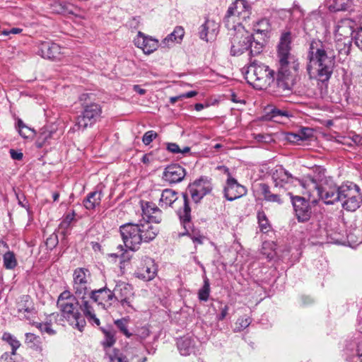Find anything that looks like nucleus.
Returning <instances> with one entry per match:
<instances>
[{
    "label": "nucleus",
    "instance_id": "f257e3e1",
    "mask_svg": "<svg viewBox=\"0 0 362 362\" xmlns=\"http://www.w3.org/2000/svg\"><path fill=\"white\" fill-rule=\"evenodd\" d=\"M313 39L309 44L307 52L306 70L310 78H315L322 83H327L336 64V49L340 54L348 55L350 52H340L345 48L342 42Z\"/></svg>",
    "mask_w": 362,
    "mask_h": 362
},
{
    "label": "nucleus",
    "instance_id": "f03ea898",
    "mask_svg": "<svg viewBox=\"0 0 362 362\" xmlns=\"http://www.w3.org/2000/svg\"><path fill=\"white\" fill-rule=\"evenodd\" d=\"M309 190L316 192L319 199L327 205L341 202L347 211H356L362 204L361 188L354 182L338 186L332 180L324 178L317 181L311 178L308 184Z\"/></svg>",
    "mask_w": 362,
    "mask_h": 362
},
{
    "label": "nucleus",
    "instance_id": "7ed1b4c3",
    "mask_svg": "<svg viewBox=\"0 0 362 362\" xmlns=\"http://www.w3.org/2000/svg\"><path fill=\"white\" fill-rule=\"evenodd\" d=\"M291 42L292 35L291 31H284L281 35L277 46L279 68L275 78L277 91L283 95H287L290 93L293 85V79L288 69V65L292 59L291 54Z\"/></svg>",
    "mask_w": 362,
    "mask_h": 362
},
{
    "label": "nucleus",
    "instance_id": "20e7f679",
    "mask_svg": "<svg viewBox=\"0 0 362 362\" xmlns=\"http://www.w3.org/2000/svg\"><path fill=\"white\" fill-rule=\"evenodd\" d=\"M228 30H230V55L240 56L245 51H249V56L252 58L262 52L265 45L264 38L255 37L245 29L240 22Z\"/></svg>",
    "mask_w": 362,
    "mask_h": 362
},
{
    "label": "nucleus",
    "instance_id": "39448f33",
    "mask_svg": "<svg viewBox=\"0 0 362 362\" xmlns=\"http://www.w3.org/2000/svg\"><path fill=\"white\" fill-rule=\"evenodd\" d=\"M119 232L126 248L136 251L142 243H148L153 240L159 233V229L149 223L139 221L137 223L122 225Z\"/></svg>",
    "mask_w": 362,
    "mask_h": 362
},
{
    "label": "nucleus",
    "instance_id": "423d86ee",
    "mask_svg": "<svg viewBox=\"0 0 362 362\" xmlns=\"http://www.w3.org/2000/svg\"><path fill=\"white\" fill-rule=\"evenodd\" d=\"M90 273L88 269L78 267L73 272V289L78 299L81 300L80 309L83 313L88 321L99 326L100 320L96 317L92 305L87 300L90 292Z\"/></svg>",
    "mask_w": 362,
    "mask_h": 362
},
{
    "label": "nucleus",
    "instance_id": "0eeeda50",
    "mask_svg": "<svg viewBox=\"0 0 362 362\" xmlns=\"http://www.w3.org/2000/svg\"><path fill=\"white\" fill-rule=\"evenodd\" d=\"M252 14V5L247 0H235L228 7L223 22L227 29L236 25L238 22L247 21Z\"/></svg>",
    "mask_w": 362,
    "mask_h": 362
},
{
    "label": "nucleus",
    "instance_id": "6e6552de",
    "mask_svg": "<svg viewBox=\"0 0 362 362\" xmlns=\"http://www.w3.org/2000/svg\"><path fill=\"white\" fill-rule=\"evenodd\" d=\"M247 78H250L255 82H259L256 86L262 88V86H269L275 81V72L257 60L250 59V65L247 68Z\"/></svg>",
    "mask_w": 362,
    "mask_h": 362
},
{
    "label": "nucleus",
    "instance_id": "1a4fd4ad",
    "mask_svg": "<svg viewBox=\"0 0 362 362\" xmlns=\"http://www.w3.org/2000/svg\"><path fill=\"white\" fill-rule=\"evenodd\" d=\"M82 108L81 114L76 118L74 126L72 128L74 132L84 131L88 127L94 125L100 118L102 108L99 104L90 103Z\"/></svg>",
    "mask_w": 362,
    "mask_h": 362
},
{
    "label": "nucleus",
    "instance_id": "9d476101",
    "mask_svg": "<svg viewBox=\"0 0 362 362\" xmlns=\"http://www.w3.org/2000/svg\"><path fill=\"white\" fill-rule=\"evenodd\" d=\"M79 299L74 301H69L68 303L57 306L62 313V315L69 324L74 327L82 332L86 325L85 315H81L78 311V307L81 305L78 302Z\"/></svg>",
    "mask_w": 362,
    "mask_h": 362
},
{
    "label": "nucleus",
    "instance_id": "9b49d317",
    "mask_svg": "<svg viewBox=\"0 0 362 362\" xmlns=\"http://www.w3.org/2000/svg\"><path fill=\"white\" fill-rule=\"evenodd\" d=\"M104 334V339L101 344L105 351L104 359L105 362H128L126 357L123 356L117 349L110 350V348L115 344V331L111 327H101Z\"/></svg>",
    "mask_w": 362,
    "mask_h": 362
},
{
    "label": "nucleus",
    "instance_id": "f8f14e48",
    "mask_svg": "<svg viewBox=\"0 0 362 362\" xmlns=\"http://www.w3.org/2000/svg\"><path fill=\"white\" fill-rule=\"evenodd\" d=\"M354 22L349 19L345 18L337 22L334 29L335 42H342L345 48L341 49L340 52H348L351 50L352 37L354 33Z\"/></svg>",
    "mask_w": 362,
    "mask_h": 362
},
{
    "label": "nucleus",
    "instance_id": "ddd939ff",
    "mask_svg": "<svg viewBox=\"0 0 362 362\" xmlns=\"http://www.w3.org/2000/svg\"><path fill=\"white\" fill-rule=\"evenodd\" d=\"M182 204L183 206L176 211V214L179 217L180 223L185 230L182 233V235H187L191 238L194 243L202 245L203 243L204 236L195 235L194 233H189V231L192 228V223L191 207L189 206V200L188 199L187 194H183Z\"/></svg>",
    "mask_w": 362,
    "mask_h": 362
},
{
    "label": "nucleus",
    "instance_id": "4468645a",
    "mask_svg": "<svg viewBox=\"0 0 362 362\" xmlns=\"http://www.w3.org/2000/svg\"><path fill=\"white\" fill-rule=\"evenodd\" d=\"M213 189L211 179L206 176H202L189 184L187 193L189 194L194 203H199L202 198L209 194Z\"/></svg>",
    "mask_w": 362,
    "mask_h": 362
},
{
    "label": "nucleus",
    "instance_id": "2eb2a0df",
    "mask_svg": "<svg viewBox=\"0 0 362 362\" xmlns=\"http://www.w3.org/2000/svg\"><path fill=\"white\" fill-rule=\"evenodd\" d=\"M228 177L223 188V196L230 202L238 199L247 194V189L244 185L238 182L237 180L230 176L228 168H226Z\"/></svg>",
    "mask_w": 362,
    "mask_h": 362
},
{
    "label": "nucleus",
    "instance_id": "dca6fc26",
    "mask_svg": "<svg viewBox=\"0 0 362 362\" xmlns=\"http://www.w3.org/2000/svg\"><path fill=\"white\" fill-rule=\"evenodd\" d=\"M287 194L290 195L293 209L298 221L305 222L308 221L312 214L309 202L302 197L293 196L291 193H288Z\"/></svg>",
    "mask_w": 362,
    "mask_h": 362
},
{
    "label": "nucleus",
    "instance_id": "f3484780",
    "mask_svg": "<svg viewBox=\"0 0 362 362\" xmlns=\"http://www.w3.org/2000/svg\"><path fill=\"white\" fill-rule=\"evenodd\" d=\"M142 223H160L162 221L161 210L153 202H141Z\"/></svg>",
    "mask_w": 362,
    "mask_h": 362
},
{
    "label": "nucleus",
    "instance_id": "a211bd4d",
    "mask_svg": "<svg viewBox=\"0 0 362 362\" xmlns=\"http://www.w3.org/2000/svg\"><path fill=\"white\" fill-rule=\"evenodd\" d=\"M258 186L264 201L279 204L284 203L283 197L286 194L284 189L279 188L276 186L271 187L266 183H259Z\"/></svg>",
    "mask_w": 362,
    "mask_h": 362
},
{
    "label": "nucleus",
    "instance_id": "6ab92c4d",
    "mask_svg": "<svg viewBox=\"0 0 362 362\" xmlns=\"http://www.w3.org/2000/svg\"><path fill=\"white\" fill-rule=\"evenodd\" d=\"M134 43L136 47L141 49L146 54L153 53L160 47V43L157 39L146 35L141 31L138 32L137 36L134 40Z\"/></svg>",
    "mask_w": 362,
    "mask_h": 362
},
{
    "label": "nucleus",
    "instance_id": "aec40b11",
    "mask_svg": "<svg viewBox=\"0 0 362 362\" xmlns=\"http://www.w3.org/2000/svg\"><path fill=\"white\" fill-rule=\"evenodd\" d=\"M186 175L185 169L179 164L168 165L162 175V180L170 185L177 184L183 180Z\"/></svg>",
    "mask_w": 362,
    "mask_h": 362
},
{
    "label": "nucleus",
    "instance_id": "412c9836",
    "mask_svg": "<svg viewBox=\"0 0 362 362\" xmlns=\"http://www.w3.org/2000/svg\"><path fill=\"white\" fill-rule=\"evenodd\" d=\"M156 267L153 259L146 257L142 259L140 266L135 272L138 279L148 281L152 280L156 274Z\"/></svg>",
    "mask_w": 362,
    "mask_h": 362
},
{
    "label": "nucleus",
    "instance_id": "4be33fe9",
    "mask_svg": "<svg viewBox=\"0 0 362 362\" xmlns=\"http://www.w3.org/2000/svg\"><path fill=\"white\" fill-rule=\"evenodd\" d=\"M271 176L274 183V186L284 189L286 184L293 182L294 177L287 171L282 165H277L271 170Z\"/></svg>",
    "mask_w": 362,
    "mask_h": 362
},
{
    "label": "nucleus",
    "instance_id": "5701e85b",
    "mask_svg": "<svg viewBox=\"0 0 362 362\" xmlns=\"http://www.w3.org/2000/svg\"><path fill=\"white\" fill-rule=\"evenodd\" d=\"M88 297L98 305L109 303L110 305L112 304V301H115L114 298H116L115 293L107 287L90 291Z\"/></svg>",
    "mask_w": 362,
    "mask_h": 362
},
{
    "label": "nucleus",
    "instance_id": "b1692460",
    "mask_svg": "<svg viewBox=\"0 0 362 362\" xmlns=\"http://www.w3.org/2000/svg\"><path fill=\"white\" fill-rule=\"evenodd\" d=\"M219 25L214 21L206 20L199 28V36L200 39L209 42L214 40L218 32Z\"/></svg>",
    "mask_w": 362,
    "mask_h": 362
},
{
    "label": "nucleus",
    "instance_id": "393cba45",
    "mask_svg": "<svg viewBox=\"0 0 362 362\" xmlns=\"http://www.w3.org/2000/svg\"><path fill=\"white\" fill-rule=\"evenodd\" d=\"M38 54L42 58L54 60L61 54V47L54 42H43L40 45Z\"/></svg>",
    "mask_w": 362,
    "mask_h": 362
},
{
    "label": "nucleus",
    "instance_id": "a878e982",
    "mask_svg": "<svg viewBox=\"0 0 362 362\" xmlns=\"http://www.w3.org/2000/svg\"><path fill=\"white\" fill-rule=\"evenodd\" d=\"M17 310L18 314H23L25 319H30L35 315V308L31 298L28 295H23L17 303Z\"/></svg>",
    "mask_w": 362,
    "mask_h": 362
},
{
    "label": "nucleus",
    "instance_id": "bb28decb",
    "mask_svg": "<svg viewBox=\"0 0 362 362\" xmlns=\"http://www.w3.org/2000/svg\"><path fill=\"white\" fill-rule=\"evenodd\" d=\"M183 194H187L188 196L187 192L182 193ZM189 199V197H187ZM183 197L181 199H178L177 197V193L171 189H165L162 192L161 197L160 199V206L162 208H167L168 206H173V204L175 203H179L182 204V206L179 208H182L183 206L182 204Z\"/></svg>",
    "mask_w": 362,
    "mask_h": 362
},
{
    "label": "nucleus",
    "instance_id": "cd10ccee",
    "mask_svg": "<svg viewBox=\"0 0 362 362\" xmlns=\"http://www.w3.org/2000/svg\"><path fill=\"white\" fill-rule=\"evenodd\" d=\"M184 34V29L181 26H176L174 30L162 40L160 47L170 48L175 42L179 43L182 40Z\"/></svg>",
    "mask_w": 362,
    "mask_h": 362
},
{
    "label": "nucleus",
    "instance_id": "c85d7f7f",
    "mask_svg": "<svg viewBox=\"0 0 362 362\" xmlns=\"http://www.w3.org/2000/svg\"><path fill=\"white\" fill-rule=\"evenodd\" d=\"M177 349L182 356H189L195 354V341L191 337H182L177 340Z\"/></svg>",
    "mask_w": 362,
    "mask_h": 362
},
{
    "label": "nucleus",
    "instance_id": "c756f323",
    "mask_svg": "<svg viewBox=\"0 0 362 362\" xmlns=\"http://www.w3.org/2000/svg\"><path fill=\"white\" fill-rule=\"evenodd\" d=\"M270 30V23L269 20L262 18L257 21L253 25V31L255 35H260V36H255V37H262L265 42L266 39L269 37L268 33Z\"/></svg>",
    "mask_w": 362,
    "mask_h": 362
},
{
    "label": "nucleus",
    "instance_id": "7c9ffc66",
    "mask_svg": "<svg viewBox=\"0 0 362 362\" xmlns=\"http://www.w3.org/2000/svg\"><path fill=\"white\" fill-rule=\"evenodd\" d=\"M103 194L101 192L94 191L91 192L84 199L83 204L86 209H94L96 206H99L101 202Z\"/></svg>",
    "mask_w": 362,
    "mask_h": 362
},
{
    "label": "nucleus",
    "instance_id": "2f4dec72",
    "mask_svg": "<svg viewBox=\"0 0 362 362\" xmlns=\"http://www.w3.org/2000/svg\"><path fill=\"white\" fill-rule=\"evenodd\" d=\"M115 294V300H119L122 298H127V297H133V291L132 286L124 282L117 284L113 291Z\"/></svg>",
    "mask_w": 362,
    "mask_h": 362
},
{
    "label": "nucleus",
    "instance_id": "473e14b6",
    "mask_svg": "<svg viewBox=\"0 0 362 362\" xmlns=\"http://www.w3.org/2000/svg\"><path fill=\"white\" fill-rule=\"evenodd\" d=\"M54 11L61 14H75L76 11H78V8L74 4L66 2L60 1L55 2L53 5Z\"/></svg>",
    "mask_w": 362,
    "mask_h": 362
},
{
    "label": "nucleus",
    "instance_id": "72a5a7b5",
    "mask_svg": "<svg viewBox=\"0 0 362 362\" xmlns=\"http://www.w3.org/2000/svg\"><path fill=\"white\" fill-rule=\"evenodd\" d=\"M25 342L28 348L34 351L38 352H41L42 351L41 339L39 336H37L35 334L26 333Z\"/></svg>",
    "mask_w": 362,
    "mask_h": 362
},
{
    "label": "nucleus",
    "instance_id": "f704fd0d",
    "mask_svg": "<svg viewBox=\"0 0 362 362\" xmlns=\"http://www.w3.org/2000/svg\"><path fill=\"white\" fill-rule=\"evenodd\" d=\"M353 5V0H333L329 5V9L332 11H348Z\"/></svg>",
    "mask_w": 362,
    "mask_h": 362
},
{
    "label": "nucleus",
    "instance_id": "c9c22d12",
    "mask_svg": "<svg viewBox=\"0 0 362 362\" xmlns=\"http://www.w3.org/2000/svg\"><path fill=\"white\" fill-rule=\"evenodd\" d=\"M267 114L271 119L278 121L279 119L282 117H288L290 113L285 110H281L274 106H269L266 109Z\"/></svg>",
    "mask_w": 362,
    "mask_h": 362
},
{
    "label": "nucleus",
    "instance_id": "e433bc0d",
    "mask_svg": "<svg viewBox=\"0 0 362 362\" xmlns=\"http://www.w3.org/2000/svg\"><path fill=\"white\" fill-rule=\"evenodd\" d=\"M313 136V129L309 127L301 128L298 134H291L289 139L307 140Z\"/></svg>",
    "mask_w": 362,
    "mask_h": 362
},
{
    "label": "nucleus",
    "instance_id": "4c0bfd02",
    "mask_svg": "<svg viewBox=\"0 0 362 362\" xmlns=\"http://www.w3.org/2000/svg\"><path fill=\"white\" fill-rule=\"evenodd\" d=\"M3 262L6 269H13L17 266L15 254L11 251L6 252L3 256Z\"/></svg>",
    "mask_w": 362,
    "mask_h": 362
},
{
    "label": "nucleus",
    "instance_id": "58836bf2",
    "mask_svg": "<svg viewBox=\"0 0 362 362\" xmlns=\"http://www.w3.org/2000/svg\"><path fill=\"white\" fill-rule=\"evenodd\" d=\"M210 294V283L209 279L205 276L204 285L198 291V298L200 301H207Z\"/></svg>",
    "mask_w": 362,
    "mask_h": 362
},
{
    "label": "nucleus",
    "instance_id": "ea45409f",
    "mask_svg": "<svg viewBox=\"0 0 362 362\" xmlns=\"http://www.w3.org/2000/svg\"><path fill=\"white\" fill-rule=\"evenodd\" d=\"M2 339L6 341L11 346V354L16 355V350L20 347L21 343L17 339L10 333L5 332L3 334Z\"/></svg>",
    "mask_w": 362,
    "mask_h": 362
},
{
    "label": "nucleus",
    "instance_id": "a19ab883",
    "mask_svg": "<svg viewBox=\"0 0 362 362\" xmlns=\"http://www.w3.org/2000/svg\"><path fill=\"white\" fill-rule=\"evenodd\" d=\"M257 220L260 230L263 233L269 231L270 228V224L267 218L265 213L263 211H259L257 212Z\"/></svg>",
    "mask_w": 362,
    "mask_h": 362
},
{
    "label": "nucleus",
    "instance_id": "79ce46f5",
    "mask_svg": "<svg viewBox=\"0 0 362 362\" xmlns=\"http://www.w3.org/2000/svg\"><path fill=\"white\" fill-rule=\"evenodd\" d=\"M76 299H78L76 295L71 293L69 290H65L58 297L57 305V306L62 304L68 303L69 301H74Z\"/></svg>",
    "mask_w": 362,
    "mask_h": 362
},
{
    "label": "nucleus",
    "instance_id": "37998d69",
    "mask_svg": "<svg viewBox=\"0 0 362 362\" xmlns=\"http://www.w3.org/2000/svg\"><path fill=\"white\" fill-rule=\"evenodd\" d=\"M127 322L128 320L125 318L119 319L115 321V325L119 329V331L125 335L127 337L129 338L132 334L129 332L127 329Z\"/></svg>",
    "mask_w": 362,
    "mask_h": 362
},
{
    "label": "nucleus",
    "instance_id": "c03bdc74",
    "mask_svg": "<svg viewBox=\"0 0 362 362\" xmlns=\"http://www.w3.org/2000/svg\"><path fill=\"white\" fill-rule=\"evenodd\" d=\"M34 325L40 329L42 333H47L49 335L55 334V331L52 329L50 323L35 322Z\"/></svg>",
    "mask_w": 362,
    "mask_h": 362
},
{
    "label": "nucleus",
    "instance_id": "a18cd8bd",
    "mask_svg": "<svg viewBox=\"0 0 362 362\" xmlns=\"http://www.w3.org/2000/svg\"><path fill=\"white\" fill-rule=\"evenodd\" d=\"M95 95L93 93H84L80 95L78 98V100L82 106L84 107L85 105L90 104V103H93V100L94 99Z\"/></svg>",
    "mask_w": 362,
    "mask_h": 362
},
{
    "label": "nucleus",
    "instance_id": "49530a36",
    "mask_svg": "<svg viewBox=\"0 0 362 362\" xmlns=\"http://www.w3.org/2000/svg\"><path fill=\"white\" fill-rule=\"evenodd\" d=\"M158 136V134L153 131V130H149L148 132H146L143 137H142V141L143 143L146 145V146H148L153 141V139H155L156 137Z\"/></svg>",
    "mask_w": 362,
    "mask_h": 362
},
{
    "label": "nucleus",
    "instance_id": "de8ad7c7",
    "mask_svg": "<svg viewBox=\"0 0 362 362\" xmlns=\"http://www.w3.org/2000/svg\"><path fill=\"white\" fill-rule=\"evenodd\" d=\"M253 138L259 143H270L272 141V136L268 134H254Z\"/></svg>",
    "mask_w": 362,
    "mask_h": 362
},
{
    "label": "nucleus",
    "instance_id": "09e8293b",
    "mask_svg": "<svg viewBox=\"0 0 362 362\" xmlns=\"http://www.w3.org/2000/svg\"><path fill=\"white\" fill-rule=\"evenodd\" d=\"M18 133L22 137L28 139L32 138L35 135V132L33 129L25 125L23 129H18Z\"/></svg>",
    "mask_w": 362,
    "mask_h": 362
},
{
    "label": "nucleus",
    "instance_id": "8fccbe9b",
    "mask_svg": "<svg viewBox=\"0 0 362 362\" xmlns=\"http://www.w3.org/2000/svg\"><path fill=\"white\" fill-rule=\"evenodd\" d=\"M251 323V319L249 317H241L238 318L236 325H238L239 329L247 328Z\"/></svg>",
    "mask_w": 362,
    "mask_h": 362
},
{
    "label": "nucleus",
    "instance_id": "3c124183",
    "mask_svg": "<svg viewBox=\"0 0 362 362\" xmlns=\"http://www.w3.org/2000/svg\"><path fill=\"white\" fill-rule=\"evenodd\" d=\"M74 216H75L74 212H73L72 214H66L64 219L61 222L60 227L62 228H64V229L68 228L69 227L71 223L74 220Z\"/></svg>",
    "mask_w": 362,
    "mask_h": 362
},
{
    "label": "nucleus",
    "instance_id": "603ef678",
    "mask_svg": "<svg viewBox=\"0 0 362 362\" xmlns=\"http://www.w3.org/2000/svg\"><path fill=\"white\" fill-rule=\"evenodd\" d=\"M150 334V330L148 327L144 326L136 329V335L141 339H144Z\"/></svg>",
    "mask_w": 362,
    "mask_h": 362
},
{
    "label": "nucleus",
    "instance_id": "864d4df0",
    "mask_svg": "<svg viewBox=\"0 0 362 362\" xmlns=\"http://www.w3.org/2000/svg\"><path fill=\"white\" fill-rule=\"evenodd\" d=\"M354 362H362V340L358 343L356 354L353 357Z\"/></svg>",
    "mask_w": 362,
    "mask_h": 362
},
{
    "label": "nucleus",
    "instance_id": "5fc2aeb1",
    "mask_svg": "<svg viewBox=\"0 0 362 362\" xmlns=\"http://www.w3.org/2000/svg\"><path fill=\"white\" fill-rule=\"evenodd\" d=\"M166 149L172 153H180L181 149L176 143H166Z\"/></svg>",
    "mask_w": 362,
    "mask_h": 362
},
{
    "label": "nucleus",
    "instance_id": "6e6d98bb",
    "mask_svg": "<svg viewBox=\"0 0 362 362\" xmlns=\"http://www.w3.org/2000/svg\"><path fill=\"white\" fill-rule=\"evenodd\" d=\"M356 45L362 51V27L360 28L354 36Z\"/></svg>",
    "mask_w": 362,
    "mask_h": 362
},
{
    "label": "nucleus",
    "instance_id": "4d7b16f0",
    "mask_svg": "<svg viewBox=\"0 0 362 362\" xmlns=\"http://www.w3.org/2000/svg\"><path fill=\"white\" fill-rule=\"evenodd\" d=\"M50 137V134H47L46 132H42L40 134V135L39 136L37 141H36V144H37V146L38 148H41L43 146V144L45 143V141Z\"/></svg>",
    "mask_w": 362,
    "mask_h": 362
},
{
    "label": "nucleus",
    "instance_id": "13d9d810",
    "mask_svg": "<svg viewBox=\"0 0 362 362\" xmlns=\"http://www.w3.org/2000/svg\"><path fill=\"white\" fill-rule=\"evenodd\" d=\"M220 309H221V312L218 315H217L216 318L218 320L222 321L227 316L228 312L229 310V307L228 305H224V306L221 307Z\"/></svg>",
    "mask_w": 362,
    "mask_h": 362
},
{
    "label": "nucleus",
    "instance_id": "bf43d9fd",
    "mask_svg": "<svg viewBox=\"0 0 362 362\" xmlns=\"http://www.w3.org/2000/svg\"><path fill=\"white\" fill-rule=\"evenodd\" d=\"M132 297H127V298H122L121 300H119V301L120 302L121 305L124 307V308H127L130 310H134L132 305Z\"/></svg>",
    "mask_w": 362,
    "mask_h": 362
},
{
    "label": "nucleus",
    "instance_id": "052dcab7",
    "mask_svg": "<svg viewBox=\"0 0 362 362\" xmlns=\"http://www.w3.org/2000/svg\"><path fill=\"white\" fill-rule=\"evenodd\" d=\"M10 155L12 159L16 160H21L23 159V154L21 152L17 151L14 149L10 150Z\"/></svg>",
    "mask_w": 362,
    "mask_h": 362
},
{
    "label": "nucleus",
    "instance_id": "680f3d73",
    "mask_svg": "<svg viewBox=\"0 0 362 362\" xmlns=\"http://www.w3.org/2000/svg\"><path fill=\"white\" fill-rule=\"evenodd\" d=\"M22 32V29L18 28H13L9 30H4L2 34L4 35H8L9 34H18Z\"/></svg>",
    "mask_w": 362,
    "mask_h": 362
},
{
    "label": "nucleus",
    "instance_id": "e2e57ef3",
    "mask_svg": "<svg viewBox=\"0 0 362 362\" xmlns=\"http://www.w3.org/2000/svg\"><path fill=\"white\" fill-rule=\"evenodd\" d=\"M133 90L138 94L143 95L146 93V90L144 88H141L140 86L139 85H134L133 86Z\"/></svg>",
    "mask_w": 362,
    "mask_h": 362
},
{
    "label": "nucleus",
    "instance_id": "0e129e2a",
    "mask_svg": "<svg viewBox=\"0 0 362 362\" xmlns=\"http://www.w3.org/2000/svg\"><path fill=\"white\" fill-rule=\"evenodd\" d=\"M197 95V92L195 90H191L185 93L181 94L182 98H189L194 97Z\"/></svg>",
    "mask_w": 362,
    "mask_h": 362
},
{
    "label": "nucleus",
    "instance_id": "69168bd1",
    "mask_svg": "<svg viewBox=\"0 0 362 362\" xmlns=\"http://www.w3.org/2000/svg\"><path fill=\"white\" fill-rule=\"evenodd\" d=\"M17 199H18V204H19L21 206H22V207H23V208L26 209V210H27L28 213V214H30V207H29V205H28V204H24V203H23V201H21V198H20L18 195H17Z\"/></svg>",
    "mask_w": 362,
    "mask_h": 362
},
{
    "label": "nucleus",
    "instance_id": "338daca9",
    "mask_svg": "<svg viewBox=\"0 0 362 362\" xmlns=\"http://www.w3.org/2000/svg\"><path fill=\"white\" fill-rule=\"evenodd\" d=\"M26 124L20 118L17 119L16 127L18 129H23Z\"/></svg>",
    "mask_w": 362,
    "mask_h": 362
},
{
    "label": "nucleus",
    "instance_id": "774afa93",
    "mask_svg": "<svg viewBox=\"0 0 362 362\" xmlns=\"http://www.w3.org/2000/svg\"><path fill=\"white\" fill-rule=\"evenodd\" d=\"M182 99V97H181V95H177V96H175V97H171L170 98V103L171 104H174L177 101H178L179 100H181Z\"/></svg>",
    "mask_w": 362,
    "mask_h": 362
}]
</instances>
